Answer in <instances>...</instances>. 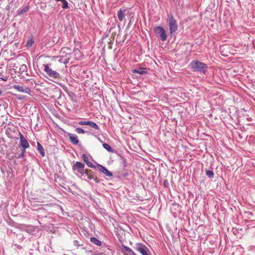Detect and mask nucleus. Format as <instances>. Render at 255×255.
<instances>
[{
  "mask_svg": "<svg viewBox=\"0 0 255 255\" xmlns=\"http://www.w3.org/2000/svg\"><path fill=\"white\" fill-rule=\"evenodd\" d=\"M214 172L211 170H206V175H213Z\"/></svg>",
  "mask_w": 255,
  "mask_h": 255,
  "instance_id": "obj_27",
  "label": "nucleus"
},
{
  "mask_svg": "<svg viewBox=\"0 0 255 255\" xmlns=\"http://www.w3.org/2000/svg\"><path fill=\"white\" fill-rule=\"evenodd\" d=\"M2 94V92L0 90V96Z\"/></svg>",
  "mask_w": 255,
  "mask_h": 255,
  "instance_id": "obj_32",
  "label": "nucleus"
},
{
  "mask_svg": "<svg viewBox=\"0 0 255 255\" xmlns=\"http://www.w3.org/2000/svg\"><path fill=\"white\" fill-rule=\"evenodd\" d=\"M68 135L70 141L72 144L76 145L78 143L79 139L76 134L68 133Z\"/></svg>",
  "mask_w": 255,
  "mask_h": 255,
  "instance_id": "obj_11",
  "label": "nucleus"
},
{
  "mask_svg": "<svg viewBox=\"0 0 255 255\" xmlns=\"http://www.w3.org/2000/svg\"><path fill=\"white\" fill-rule=\"evenodd\" d=\"M20 70L22 71H26L27 70V66L25 64H23L20 66Z\"/></svg>",
  "mask_w": 255,
  "mask_h": 255,
  "instance_id": "obj_25",
  "label": "nucleus"
},
{
  "mask_svg": "<svg viewBox=\"0 0 255 255\" xmlns=\"http://www.w3.org/2000/svg\"><path fill=\"white\" fill-rule=\"evenodd\" d=\"M31 44H32V43H31V42H30V43L29 42H28L27 43V44H26V45H27V46H30L31 45Z\"/></svg>",
  "mask_w": 255,
  "mask_h": 255,
  "instance_id": "obj_30",
  "label": "nucleus"
},
{
  "mask_svg": "<svg viewBox=\"0 0 255 255\" xmlns=\"http://www.w3.org/2000/svg\"><path fill=\"white\" fill-rule=\"evenodd\" d=\"M89 121H82L79 122V124L81 126L88 125Z\"/></svg>",
  "mask_w": 255,
  "mask_h": 255,
  "instance_id": "obj_24",
  "label": "nucleus"
},
{
  "mask_svg": "<svg viewBox=\"0 0 255 255\" xmlns=\"http://www.w3.org/2000/svg\"><path fill=\"white\" fill-rule=\"evenodd\" d=\"M84 167L85 165L83 163L77 161L74 164L73 170L76 173L83 174L85 173L86 174H89L90 172V170L87 169L85 172Z\"/></svg>",
  "mask_w": 255,
  "mask_h": 255,
  "instance_id": "obj_3",
  "label": "nucleus"
},
{
  "mask_svg": "<svg viewBox=\"0 0 255 255\" xmlns=\"http://www.w3.org/2000/svg\"><path fill=\"white\" fill-rule=\"evenodd\" d=\"M154 31L162 41H165L167 39L166 31L162 27L157 26L155 27Z\"/></svg>",
  "mask_w": 255,
  "mask_h": 255,
  "instance_id": "obj_4",
  "label": "nucleus"
},
{
  "mask_svg": "<svg viewBox=\"0 0 255 255\" xmlns=\"http://www.w3.org/2000/svg\"><path fill=\"white\" fill-rule=\"evenodd\" d=\"M134 255H136L135 254Z\"/></svg>",
  "mask_w": 255,
  "mask_h": 255,
  "instance_id": "obj_34",
  "label": "nucleus"
},
{
  "mask_svg": "<svg viewBox=\"0 0 255 255\" xmlns=\"http://www.w3.org/2000/svg\"><path fill=\"white\" fill-rule=\"evenodd\" d=\"M128 10L127 9H124L123 10L122 9H120L118 10L117 13V15L119 18V20L120 21H122L124 18L125 17L124 13H126Z\"/></svg>",
  "mask_w": 255,
  "mask_h": 255,
  "instance_id": "obj_12",
  "label": "nucleus"
},
{
  "mask_svg": "<svg viewBox=\"0 0 255 255\" xmlns=\"http://www.w3.org/2000/svg\"><path fill=\"white\" fill-rule=\"evenodd\" d=\"M135 248L142 255H150V251L148 248L143 244L137 243Z\"/></svg>",
  "mask_w": 255,
  "mask_h": 255,
  "instance_id": "obj_6",
  "label": "nucleus"
},
{
  "mask_svg": "<svg viewBox=\"0 0 255 255\" xmlns=\"http://www.w3.org/2000/svg\"><path fill=\"white\" fill-rule=\"evenodd\" d=\"M82 157L84 162L86 163L89 167L94 168V167L95 166H94L93 164L89 161V158L87 156L86 154H83L82 155Z\"/></svg>",
  "mask_w": 255,
  "mask_h": 255,
  "instance_id": "obj_13",
  "label": "nucleus"
},
{
  "mask_svg": "<svg viewBox=\"0 0 255 255\" xmlns=\"http://www.w3.org/2000/svg\"><path fill=\"white\" fill-rule=\"evenodd\" d=\"M73 243H74V245L76 247H79L80 246H82V245L79 244V242L76 240L74 241Z\"/></svg>",
  "mask_w": 255,
  "mask_h": 255,
  "instance_id": "obj_26",
  "label": "nucleus"
},
{
  "mask_svg": "<svg viewBox=\"0 0 255 255\" xmlns=\"http://www.w3.org/2000/svg\"><path fill=\"white\" fill-rule=\"evenodd\" d=\"M62 2L63 3V4L62 6V8L64 9L67 8L68 7V4L67 1H66L65 0H62Z\"/></svg>",
  "mask_w": 255,
  "mask_h": 255,
  "instance_id": "obj_21",
  "label": "nucleus"
},
{
  "mask_svg": "<svg viewBox=\"0 0 255 255\" xmlns=\"http://www.w3.org/2000/svg\"><path fill=\"white\" fill-rule=\"evenodd\" d=\"M88 123H89V124H88V126H89L92 128H93L96 130H100L99 127L96 123H95L93 122H91V121H89Z\"/></svg>",
  "mask_w": 255,
  "mask_h": 255,
  "instance_id": "obj_17",
  "label": "nucleus"
},
{
  "mask_svg": "<svg viewBox=\"0 0 255 255\" xmlns=\"http://www.w3.org/2000/svg\"><path fill=\"white\" fill-rule=\"evenodd\" d=\"M76 131L78 133H85L84 130L80 128H76Z\"/></svg>",
  "mask_w": 255,
  "mask_h": 255,
  "instance_id": "obj_22",
  "label": "nucleus"
},
{
  "mask_svg": "<svg viewBox=\"0 0 255 255\" xmlns=\"http://www.w3.org/2000/svg\"><path fill=\"white\" fill-rule=\"evenodd\" d=\"M90 241L94 244L100 246L101 245V242L98 239L95 237H92L90 239Z\"/></svg>",
  "mask_w": 255,
  "mask_h": 255,
  "instance_id": "obj_15",
  "label": "nucleus"
},
{
  "mask_svg": "<svg viewBox=\"0 0 255 255\" xmlns=\"http://www.w3.org/2000/svg\"><path fill=\"white\" fill-rule=\"evenodd\" d=\"M94 168L98 169L99 171L105 174L106 175H113L112 173L109 171L106 167L99 164H97L96 166L94 167Z\"/></svg>",
  "mask_w": 255,
  "mask_h": 255,
  "instance_id": "obj_9",
  "label": "nucleus"
},
{
  "mask_svg": "<svg viewBox=\"0 0 255 255\" xmlns=\"http://www.w3.org/2000/svg\"><path fill=\"white\" fill-rule=\"evenodd\" d=\"M163 184L165 187H167L168 185H169V183L167 180H164Z\"/></svg>",
  "mask_w": 255,
  "mask_h": 255,
  "instance_id": "obj_28",
  "label": "nucleus"
},
{
  "mask_svg": "<svg viewBox=\"0 0 255 255\" xmlns=\"http://www.w3.org/2000/svg\"><path fill=\"white\" fill-rule=\"evenodd\" d=\"M167 16L170 33L172 34L178 29L177 22L171 13L168 14Z\"/></svg>",
  "mask_w": 255,
  "mask_h": 255,
  "instance_id": "obj_2",
  "label": "nucleus"
},
{
  "mask_svg": "<svg viewBox=\"0 0 255 255\" xmlns=\"http://www.w3.org/2000/svg\"><path fill=\"white\" fill-rule=\"evenodd\" d=\"M25 156V149H22L21 153L19 154L17 156V158H21L24 157Z\"/></svg>",
  "mask_w": 255,
  "mask_h": 255,
  "instance_id": "obj_20",
  "label": "nucleus"
},
{
  "mask_svg": "<svg viewBox=\"0 0 255 255\" xmlns=\"http://www.w3.org/2000/svg\"><path fill=\"white\" fill-rule=\"evenodd\" d=\"M121 251L125 255H134L135 254L130 248L125 246H122Z\"/></svg>",
  "mask_w": 255,
  "mask_h": 255,
  "instance_id": "obj_10",
  "label": "nucleus"
},
{
  "mask_svg": "<svg viewBox=\"0 0 255 255\" xmlns=\"http://www.w3.org/2000/svg\"><path fill=\"white\" fill-rule=\"evenodd\" d=\"M29 9V7L27 6H24L22 8L19 9L17 10V15H21L25 12H27L28 10Z\"/></svg>",
  "mask_w": 255,
  "mask_h": 255,
  "instance_id": "obj_16",
  "label": "nucleus"
},
{
  "mask_svg": "<svg viewBox=\"0 0 255 255\" xmlns=\"http://www.w3.org/2000/svg\"><path fill=\"white\" fill-rule=\"evenodd\" d=\"M13 88L19 92H23L27 94H30L31 92L30 89L25 86H21L18 85H14L13 86Z\"/></svg>",
  "mask_w": 255,
  "mask_h": 255,
  "instance_id": "obj_7",
  "label": "nucleus"
},
{
  "mask_svg": "<svg viewBox=\"0 0 255 255\" xmlns=\"http://www.w3.org/2000/svg\"><path fill=\"white\" fill-rule=\"evenodd\" d=\"M37 150H38L40 154H41V155L42 157L44 156H45V152H44V148H43L42 146L39 142H37Z\"/></svg>",
  "mask_w": 255,
  "mask_h": 255,
  "instance_id": "obj_14",
  "label": "nucleus"
},
{
  "mask_svg": "<svg viewBox=\"0 0 255 255\" xmlns=\"http://www.w3.org/2000/svg\"><path fill=\"white\" fill-rule=\"evenodd\" d=\"M1 79L4 81H6L7 80V78L5 77V78H1Z\"/></svg>",
  "mask_w": 255,
  "mask_h": 255,
  "instance_id": "obj_31",
  "label": "nucleus"
},
{
  "mask_svg": "<svg viewBox=\"0 0 255 255\" xmlns=\"http://www.w3.org/2000/svg\"><path fill=\"white\" fill-rule=\"evenodd\" d=\"M16 97L19 100H22L23 99V97L21 95H18Z\"/></svg>",
  "mask_w": 255,
  "mask_h": 255,
  "instance_id": "obj_29",
  "label": "nucleus"
},
{
  "mask_svg": "<svg viewBox=\"0 0 255 255\" xmlns=\"http://www.w3.org/2000/svg\"><path fill=\"white\" fill-rule=\"evenodd\" d=\"M133 72L134 73H137V74H143L145 73V72L144 70V69H142V68H140V69H134L133 70Z\"/></svg>",
  "mask_w": 255,
  "mask_h": 255,
  "instance_id": "obj_19",
  "label": "nucleus"
},
{
  "mask_svg": "<svg viewBox=\"0 0 255 255\" xmlns=\"http://www.w3.org/2000/svg\"><path fill=\"white\" fill-rule=\"evenodd\" d=\"M191 68L193 72L205 74L208 69L207 64L198 60H193L190 63Z\"/></svg>",
  "mask_w": 255,
  "mask_h": 255,
  "instance_id": "obj_1",
  "label": "nucleus"
},
{
  "mask_svg": "<svg viewBox=\"0 0 255 255\" xmlns=\"http://www.w3.org/2000/svg\"><path fill=\"white\" fill-rule=\"evenodd\" d=\"M87 177H88V179L89 180L93 179L96 182H99V180H98V179H97V176H87Z\"/></svg>",
  "mask_w": 255,
  "mask_h": 255,
  "instance_id": "obj_23",
  "label": "nucleus"
},
{
  "mask_svg": "<svg viewBox=\"0 0 255 255\" xmlns=\"http://www.w3.org/2000/svg\"><path fill=\"white\" fill-rule=\"evenodd\" d=\"M103 147L108 150L110 152H113V149L111 148V147L107 143H104L103 144Z\"/></svg>",
  "mask_w": 255,
  "mask_h": 255,
  "instance_id": "obj_18",
  "label": "nucleus"
},
{
  "mask_svg": "<svg viewBox=\"0 0 255 255\" xmlns=\"http://www.w3.org/2000/svg\"><path fill=\"white\" fill-rule=\"evenodd\" d=\"M19 134L20 136L19 146H21L23 149H26L29 146V143L27 140L24 138V136L21 133V132H19Z\"/></svg>",
  "mask_w": 255,
  "mask_h": 255,
  "instance_id": "obj_8",
  "label": "nucleus"
},
{
  "mask_svg": "<svg viewBox=\"0 0 255 255\" xmlns=\"http://www.w3.org/2000/svg\"><path fill=\"white\" fill-rule=\"evenodd\" d=\"M104 255V254H102V255Z\"/></svg>",
  "mask_w": 255,
  "mask_h": 255,
  "instance_id": "obj_33",
  "label": "nucleus"
},
{
  "mask_svg": "<svg viewBox=\"0 0 255 255\" xmlns=\"http://www.w3.org/2000/svg\"><path fill=\"white\" fill-rule=\"evenodd\" d=\"M44 72L50 77L53 78H59L60 74L56 71L53 70L49 67L48 64H44Z\"/></svg>",
  "mask_w": 255,
  "mask_h": 255,
  "instance_id": "obj_5",
  "label": "nucleus"
}]
</instances>
